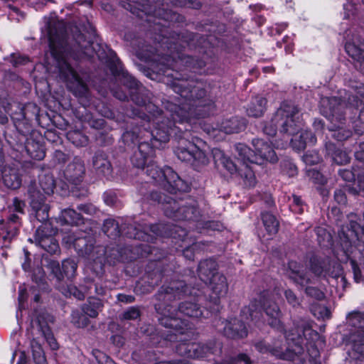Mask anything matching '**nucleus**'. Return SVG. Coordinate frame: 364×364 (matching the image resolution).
Returning <instances> with one entry per match:
<instances>
[{
	"instance_id": "f257e3e1",
	"label": "nucleus",
	"mask_w": 364,
	"mask_h": 364,
	"mask_svg": "<svg viewBox=\"0 0 364 364\" xmlns=\"http://www.w3.org/2000/svg\"><path fill=\"white\" fill-rule=\"evenodd\" d=\"M205 90H207L205 89ZM177 94V92H176ZM207 96L212 100L210 105H204L195 100L187 99L179 95L182 98L189 102L190 104L197 107L203 109V112L193 114L190 105H178L170 102H164V108L168 112V116L162 117L161 121L155 122L157 117L148 115L147 113L139 109H134L135 114L141 117V123H144V132L147 141L140 143L137 151H134L130 158L132 165L136 168H143L147 159L155 155V151L159 149L163 143H166L172 136L174 140L177 138V134H181L184 129V126L199 118H204L215 107V102L206 91Z\"/></svg>"
},
{
	"instance_id": "f03ea898",
	"label": "nucleus",
	"mask_w": 364,
	"mask_h": 364,
	"mask_svg": "<svg viewBox=\"0 0 364 364\" xmlns=\"http://www.w3.org/2000/svg\"><path fill=\"white\" fill-rule=\"evenodd\" d=\"M205 90H207L205 89ZM177 94V92H176ZM207 96L212 100L210 105H204L195 100L187 99L179 95L182 98L189 102L190 104L197 107L203 109V112L193 114L190 105H178L170 102H164V108L168 112V116L162 117L161 121L155 122L157 117L148 115L147 113L139 109H134L135 114L141 117V123H144V132L147 141L140 143L137 151H134L130 158L132 165L136 168H143L147 159L155 155V151L159 149L163 143H166L172 136L174 140L177 138V134H181L184 129V126L199 118H204L215 107V102L206 91Z\"/></svg>"
},
{
	"instance_id": "7ed1b4c3",
	"label": "nucleus",
	"mask_w": 364,
	"mask_h": 364,
	"mask_svg": "<svg viewBox=\"0 0 364 364\" xmlns=\"http://www.w3.org/2000/svg\"><path fill=\"white\" fill-rule=\"evenodd\" d=\"M294 330L286 335L288 347L284 348L283 340L272 338L269 341L261 339L253 346L257 351L275 357L283 360L294 361L296 357L302 354L306 346L307 357L304 358L302 364H318V332L313 329L311 321H304L294 333Z\"/></svg>"
},
{
	"instance_id": "20e7f679",
	"label": "nucleus",
	"mask_w": 364,
	"mask_h": 364,
	"mask_svg": "<svg viewBox=\"0 0 364 364\" xmlns=\"http://www.w3.org/2000/svg\"><path fill=\"white\" fill-rule=\"evenodd\" d=\"M48 46L60 77L66 83L68 90L78 98L85 112L95 111L108 119L114 117V112L107 102L91 96L87 83L68 62L63 38L58 35H50Z\"/></svg>"
},
{
	"instance_id": "39448f33",
	"label": "nucleus",
	"mask_w": 364,
	"mask_h": 364,
	"mask_svg": "<svg viewBox=\"0 0 364 364\" xmlns=\"http://www.w3.org/2000/svg\"><path fill=\"white\" fill-rule=\"evenodd\" d=\"M73 41L68 53L75 60L84 58H92L96 55L104 63L114 79L122 85L129 93L141 83L124 69L123 64L116 52L107 45L95 44L90 38H87L77 26L72 30Z\"/></svg>"
},
{
	"instance_id": "423d86ee",
	"label": "nucleus",
	"mask_w": 364,
	"mask_h": 364,
	"mask_svg": "<svg viewBox=\"0 0 364 364\" xmlns=\"http://www.w3.org/2000/svg\"><path fill=\"white\" fill-rule=\"evenodd\" d=\"M190 287L183 280H176L168 284H163L154 297L156 300L154 309L160 315L158 321L160 325L174 332L167 331L161 333V337L166 341L176 342L178 334L183 335L189 328V321L178 316L176 300H180L191 294Z\"/></svg>"
},
{
	"instance_id": "0eeeda50",
	"label": "nucleus",
	"mask_w": 364,
	"mask_h": 364,
	"mask_svg": "<svg viewBox=\"0 0 364 364\" xmlns=\"http://www.w3.org/2000/svg\"><path fill=\"white\" fill-rule=\"evenodd\" d=\"M193 121L187 123L183 131L177 134L173 151L179 160L190 163L197 170L200 165L208 164L209 160L205 151L201 149L205 142L198 136L197 129L199 127Z\"/></svg>"
},
{
	"instance_id": "6e6552de",
	"label": "nucleus",
	"mask_w": 364,
	"mask_h": 364,
	"mask_svg": "<svg viewBox=\"0 0 364 364\" xmlns=\"http://www.w3.org/2000/svg\"><path fill=\"white\" fill-rule=\"evenodd\" d=\"M299 108L291 101H284L277 109L272 120L263 127V132L271 137L277 130L288 135L294 134L301 129Z\"/></svg>"
},
{
	"instance_id": "1a4fd4ad",
	"label": "nucleus",
	"mask_w": 364,
	"mask_h": 364,
	"mask_svg": "<svg viewBox=\"0 0 364 364\" xmlns=\"http://www.w3.org/2000/svg\"><path fill=\"white\" fill-rule=\"evenodd\" d=\"M263 312L267 316V322L271 328L282 334H287L284 323L282 321V313L275 302L265 301L264 298L252 299L249 305L240 311V316L246 320L257 323L262 316Z\"/></svg>"
},
{
	"instance_id": "9d476101",
	"label": "nucleus",
	"mask_w": 364,
	"mask_h": 364,
	"mask_svg": "<svg viewBox=\"0 0 364 364\" xmlns=\"http://www.w3.org/2000/svg\"><path fill=\"white\" fill-rule=\"evenodd\" d=\"M219 264L213 258L200 260L197 268L199 279L208 284L212 291L210 296V301L215 306L220 303V298L225 296L228 291V284L226 277L219 273Z\"/></svg>"
},
{
	"instance_id": "9b49d317",
	"label": "nucleus",
	"mask_w": 364,
	"mask_h": 364,
	"mask_svg": "<svg viewBox=\"0 0 364 364\" xmlns=\"http://www.w3.org/2000/svg\"><path fill=\"white\" fill-rule=\"evenodd\" d=\"M149 230L154 233V235H151L144 230L137 229L132 225L127 227V231L124 234L129 238L147 242L148 243H154L156 240V236L171 237L172 239L183 242L186 241L188 236L186 229L173 224H150L149 225Z\"/></svg>"
},
{
	"instance_id": "f8f14e48",
	"label": "nucleus",
	"mask_w": 364,
	"mask_h": 364,
	"mask_svg": "<svg viewBox=\"0 0 364 364\" xmlns=\"http://www.w3.org/2000/svg\"><path fill=\"white\" fill-rule=\"evenodd\" d=\"M141 168L146 170L147 176L155 182L159 183L164 188L171 194L188 193L191 191V184L181 178L173 169L168 166L160 168L155 164L149 163Z\"/></svg>"
},
{
	"instance_id": "ddd939ff",
	"label": "nucleus",
	"mask_w": 364,
	"mask_h": 364,
	"mask_svg": "<svg viewBox=\"0 0 364 364\" xmlns=\"http://www.w3.org/2000/svg\"><path fill=\"white\" fill-rule=\"evenodd\" d=\"M157 249L148 243L134 242L130 245H115L105 249V255L114 263H131L139 259L147 258Z\"/></svg>"
},
{
	"instance_id": "4468645a",
	"label": "nucleus",
	"mask_w": 364,
	"mask_h": 364,
	"mask_svg": "<svg viewBox=\"0 0 364 364\" xmlns=\"http://www.w3.org/2000/svg\"><path fill=\"white\" fill-rule=\"evenodd\" d=\"M164 215L173 220L197 222L201 214L198 202L191 198H168L164 205Z\"/></svg>"
},
{
	"instance_id": "2eb2a0df",
	"label": "nucleus",
	"mask_w": 364,
	"mask_h": 364,
	"mask_svg": "<svg viewBox=\"0 0 364 364\" xmlns=\"http://www.w3.org/2000/svg\"><path fill=\"white\" fill-rule=\"evenodd\" d=\"M212 155L217 169L220 171H226L230 176L237 173L243 180L244 185L248 187H254L256 184L255 173L248 164H243L244 168H239L230 156L219 148L212 149Z\"/></svg>"
},
{
	"instance_id": "dca6fc26",
	"label": "nucleus",
	"mask_w": 364,
	"mask_h": 364,
	"mask_svg": "<svg viewBox=\"0 0 364 364\" xmlns=\"http://www.w3.org/2000/svg\"><path fill=\"white\" fill-rule=\"evenodd\" d=\"M105 272L103 264L100 265V271L97 273V278H85L79 287L73 284H68L67 294L69 296H73L78 300H83L85 295L95 294L97 296H107L110 291L107 287L106 282H103L101 275Z\"/></svg>"
},
{
	"instance_id": "f3484780",
	"label": "nucleus",
	"mask_w": 364,
	"mask_h": 364,
	"mask_svg": "<svg viewBox=\"0 0 364 364\" xmlns=\"http://www.w3.org/2000/svg\"><path fill=\"white\" fill-rule=\"evenodd\" d=\"M166 259H150L144 268V274L136 284V288L141 294H149L158 286L165 276H167Z\"/></svg>"
},
{
	"instance_id": "a211bd4d",
	"label": "nucleus",
	"mask_w": 364,
	"mask_h": 364,
	"mask_svg": "<svg viewBox=\"0 0 364 364\" xmlns=\"http://www.w3.org/2000/svg\"><path fill=\"white\" fill-rule=\"evenodd\" d=\"M223 343L217 339H211L206 343L184 342L177 344L176 352L187 358L203 359L210 355H219L222 353Z\"/></svg>"
},
{
	"instance_id": "6ab92c4d",
	"label": "nucleus",
	"mask_w": 364,
	"mask_h": 364,
	"mask_svg": "<svg viewBox=\"0 0 364 364\" xmlns=\"http://www.w3.org/2000/svg\"><path fill=\"white\" fill-rule=\"evenodd\" d=\"M114 96L121 101H128L129 98L139 107L137 109L143 111L141 108L144 107L147 114L153 117H159L164 114L163 110L152 102V93L142 84L139 85L136 90L131 91L129 95L123 92L115 91Z\"/></svg>"
},
{
	"instance_id": "aec40b11",
	"label": "nucleus",
	"mask_w": 364,
	"mask_h": 364,
	"mask_svg": "<svg viewBox=\"0 0 364 364\" xmlns=\"http://www.w3.org/2000/svg\"><path fill=\"white\" fill-rule=\"evenodd\" d=\"M132 112L133 117L127 120L122 127L123 132L121 136V141L124 146L131 149L136 145L138 148L143 141H147L144 132V123H141V117L134 114V109Z\"/></svg>"
},
{
	"instance_id": "412c9836",
	"label": "nucleus",
	"mask_w": 364,
	"mask_h": 364,
	"mask_svg": "<svg viewBox=\"0 0 364 364\" xmlns=\"http://www.w3.org/2000/svg\"><path fill=\"white\" fill-rule=\"evenodd\" d=\"M58 232L51 223L41 225L36 230L33 235V240L28 238L31 243L35 242L36 246L40 247L50 255H58L60 252L58 241L55 239V235Z\"/></svg>"
},
{
	"instance_id": "4be33fe9",
	"label": "nucleus",
	"mask_w": 364,
	"mask_h": 364,
	"mask_svg": "<svg viewBox=\"0 0 364 364\" xmlns=\"http://www.w3.org/2000/svg\"><path fill=\"white\" fill-rule=\"evenodd\" d=\"M31 216L33 221L44 223H51L49 221L50 205L46 203V197L35 187H29L28 191Z\"/></svg>"
},
{
	"instance_id": "5701e85b",
	"label": "nucleus",
	"mask_w": 364,
	"mask_h": 364,
	"mask_svg": "<svg viewBox=\"0 0 364 364\" xmlns=\"http://www.w3.org/2000/svg\"><path fill=\"white\" fill-rule=\"evenodd\" d=\"M63 240L69 247H73L82 257L90 255L96 242L94 235L85 231L68 234L63 237Z\"/></svg>"
},
{
	"instance_id": "b1692460",
	"label": "nucleus",
	"mask_w": 364,
	"mask_h": 364,
	"mask_svg": "<svg viewBox=\"0 0 364 364\" xmlns=\"http://www.w3.org/2000/svg\"><path fill=\"white\" fill-rule=\"evenodd\" d=\"M21 225V218L16 213L9 215L6 219H0V243L2 247H10L19 235Z\"/></svg>"
},
{
	"instance_id": "393cba45",
	"label": "nucleus",
	"mask_w": 364,
	"mask_h": 364,
	"mask_svg": "<svg viewBox=\"0 0 364 364\" xmlns=\"http://www.w3.org/2000/svg\"><path fill=\"white\" fill-rule=\"evenodd\" d=\"M24 148L28 156L34 160L41 161L46 156L44 139L40 132H34L24 139Z\"/></svg>"
},
{
	"instance_id": "a878e982",
	"label": "nucleus",
	"mask_w": 364,
	"mask_h": 364,
	"mask_svg": "<svg viewBox=\"0 0 364 364\" xmlns=\"http://www.w3.org/2000/svg\"><path fill=\"white\" fill-rule=\"evenodd\" d=\"M92 166L95 174L100 179L110 180L113 168L108 155L102 150L97 151L92 157Z\"/></svg>"
},
{
	"instance_id": "bb28decb",
	"label": "nucleus",
	"mask_w": 364,
	"mask_h": 364,
	"mask_svg": "<svg viewBox=\"0 0 364 364\" xmlns=\"http://www.w3.org/2000/svg\"><path fill=\"white\" fill-rule=\"evenodd\" d=\"M252 144L254 147V154L258 160L257 164H262L265 161L270 163H276L278 161V157L274 149L266 141L262 139H253Z\"/></svg>"
},
{
	"instance_id": "cd10ccee",
	"label": "nucleus",
	"mask_w": 364,
	"mask_h": 364,
	"mask_svg": "<svg viewBox=\"0 0 364 364\" xmlns=\"http://www.w3.org/2000/svg\"><path fill=\"white\" fill-rule=\"evenodd\" d=\"M223 333L228 338L240 340L248 336V330L244 321L234 317L226 321Z\"/></svg>"
},
{
	"instance_id": "c85d7f7f",
	"label": "nucleus",
	"mask_w": 364,
	"mask_h": 364,
	"mask_svg": "<svg viewBox=\"0 0 364 364\" xmlns=\"http://www.w3.org/2000/svg\"><path fill=\"white\" fill-rule=\"evenodd\" d=\"M65 178L68 181L74 185L80 184L84 179L85 167L84 161L77 156L68 164L63 171Z\"/></svg>"
},
{
	"instance_id": "c756f323",
	"label": "nucleus",
	"mask_w": 364,
	"mask_h": 364,
	"mask_svg": "<svg viewBox=\"0 0 364 364\" xmlns=\"http://www.w3.org/2000/svg\"><path fill=\"white\" fill-rule=\"evenodd\" d=\"M138 191L144 203L151 205H161L164 212L165 203L168 202V198H173L169 196L162 193L161 191L151 190L150 184L147 182L142 183Z\"/></svg>"
},
{
	"instance_id": "7c9ffc66",
	"label": "nucleus",
	"mask_w": 364,
	"mask_h": 364,
	"mask_svg": "<svg viewBox=\"0 0 364 364\" xmlns=\"http://www.w3.org/2000/svg\"><path fill=\"white\" fill-rule=\"evenodd\" d=\"M77 264L73 259L68 258L63 259L61 265L59 263L52 264V273L58 281L64 279L68 280L75 277Z\"/></svg>"
},
{
	"instance_id": "2f4dec72",
	"label": "nucleus",
	"mask_w": 364,
	"mask_h": 364,
	"mask_svg": "<svg viewBox=\"0 0 364 364\" xmlns=\"http://www.w3.org/2000/svg\"><path fill=\"white\" fill-rule=\"evenodd\" d=\"M1 172L2 183L7 188L17 190L21 186V174L18 168L4 166Z\"/></svg>"
},
{
	"instance_id": "473e14b6",
	"label": "nucleus",
	"mask_w": 364,
	"mask_h": 364,
	"mask_svg": "<svg viewBox=\"0 0 364 364\" xmlns=\"http://www.w3.org/2000/svg\"><path fill=\"white\" fill-rule=\"evenodd\" d=\"M247 121L245 118L239 116H232L223 119L220 123V129L222 132L231 134L240 133L246 129Z\"/></svg>"
},
{
	"instance_id": "72a5a7b5",
	"label": "nucleus",
	"mask_w": 364,
	"mask_h": 364,
	"mask_svg": "<svg viewBox=\"0 0 364 364\" xmlns=\"http://www.w3.org/2000/svg\"><path fill=\"white\" fill-rule=\"evenodd\" d=\"M105 297H97L90 295L87 297V301L81 306V310L84 314L87 315L90 318H95L98 316L99 313L102 311L104 308L103 299Z\"/></svg>"
},
{
	"instance_id": "f704fd0d",
	"label": "nucleus",
	"mask_w": 364,
	"mask_h": 364,
	"mask_svg": "<svg viewBox=\"0 0 364 364\" xmlns=\"http://www.w3.org/2000/svg\"><path fill=\"white\" fill-rule=\"evenodd\" d=\"M176 309L178 313L191 318H207L209 314L207 311V315H204L203 310L198 304L188 301L181 302Z\"/></svg>"
},
{
	"instance_id": "c9c22d12",
	"label": "nucleus",
	"mask_w": 364,
	"mask_h": 364,
	"mask_svg": "<svg viewBox=\"0 0 364 364\" xmlns=\"http://www.w3.org/2000/svg\"><path fill=\"white\" fill-rule=\"evenodd\" d=\"M59 223L61 225H68L71 226H78L84 224L82 215L73 208H65L63 210L59 216Z\"/></svg>"
},
{
	"instance_id": "e433bc0d",
	"label": "nucleus",
	"mask_w": 364,
	"mask_h": 364,
	"mask_svg": "<svg viewBox=\"0 0 364 364\" xmlns=\"http://www.w3.org/2000/svg\"><path fill=\"white\" fill-rule=\"evenodd\" d=\"M289 269V278L296 284L300 286H305L309 282V277L307 273L304 272L299 263L295 261L288 262Z\"/></svg>"
},
{
	"instance_id": "4c0bfd02",
	"label": "nucleus",
	"mask_w": 364,
	"mask_h": 364,
	"mask_svg": "<svg viewBox=\"0 0 364 364\" xmlns=\"http://www.w3.org/2000/svg\"><path fill=\"white\" fill-rule=\"evenodd\" d=\"M267 100L266 98L257 96L248 104L246 109L249 117L258 118L264 115L267 109Z\"/></svg>"
},
{
	"instance_id": "58836bf2",
	"label": "nucleus",
	"mask_w": 364,
	"mask_h": 364,
	"mask_svg": "<svg viewBox=\"0 0 364 364\" xmlns=\"http://www.w3.org/2000/svg\"><path fill=\"white\" fill-rule=\"evenodd\" d=\"M260 216L267 234L272 238L279 231V222L277 217L269 211L262 212Z\"/></svg>"
},
{
	"instance_id": "ea45409f",
	"label": "nucleus",
	"mask_w": 364,
	"mask_h": 364,
	"mask_svg": "<svg viewBox=\"0 0 364 364\" xmlns=\"http://www.w3.org/2000/svg\"><path fill=\"white\" fill-rule=\"evenodd\" d=\"M235 152L237 154V159L243 164L257 163V156L254 151L244 143H237L235 145Z\"/></svg>"
},
{
	"instance_id": "a19ab883",
	"label": "nucleus",
	"mask_w": 364,
	"mask_h": 364,
	"mask_svg": "<svg viewBox=\"0 0 364 364\" xmlns=\"http://www.w3.org/2000/svg\"><path fill=\"white\" fill-rule=\"evenodd\" d=\"M36 323L39 331L42 333L44 338L49 343L53 350L58 348V344L53 336L51 328L47 321L41 316H38L36 318Z\"/></svg>"
},
{
	"instance_id": "79ce46f5",
	"label": "nucleus",
	"mask_w": 364,
	"mask_h": 364,
	"mask_svg": "<svg viewBox=\"0 0 364 364\" xmlns=\"http://www.w3.org/2000/svg\"><path fill=\"white\" fill-rule=\"evenodd\" d=\"M102 231L112 240H116L122 235L118 222L112 218H107L105 220L102 226Z\"/></svg>"
},
{
	"instance_id": "37998d69",
	"label": "nucleus",
	"mask_w": 364,
	"mask_h": 364,
	"mask_svg": "<svg viewBox=\"0 0 364 364\" xmlns=\"http://www.w3.org/2000/svg\"><path fill=\"white\" fill-rule=\"evenodd\" d=\"M25 119L35 122L41 126L40 107L33 102H28L23 105Z\"/></svg>"
},
{
	"instance_id": "c03bdc74",
	"label": "nucleus",
	"mask_w": 364,
	"mask_h": 364,
	"mask_svg": "<svg viewBox=\"0 0 364 364\" xmlns=\"http://www.w3.org/2000/svg\"><path fill=\"white\" fill-rule=\"evenodd\" d=\"M66 137L69 141L77 147H83L88 144L87 136L80 130H70L66 133Z\"/></svg>"
},
{
	"instance_id": "a18cd8bd",
	"label": "nucleus",
	"mask_w": 364,
	"mask_h": 364,
	"mask_svg": "<svg viewBox=\"0 0 364 364\" xmlns=\"http://www.w3.org/2000/svg\"><path fill=\"white\" fill-rule=\"evenodd\" d=\"M328 134H327V136L328 138H333L338 141H342L348 139L352 132L349 129H344L343 127L340 125L336 126L335 124L329 127L328 128Z\"/></svg>"
},
{
	"instance_id": "49530a36",
	"label": "nucleus",
	"mask_w": 364,
	"mask_h": 364,
	"mask_svg": "<svg viewBox=\"0 0 364 364\" xmlns=\"http://www.w3.org/2000/svg\"><path fill=\"white\" fill-rule=\"evenodd\" d=\"M39 185L45 194L50 196L55 188V180L52 174H45L40 177Z\"/></svg>"
},
{
	"instance_id": "de8ad7c7",
	"label": "nucleus",
	"mask_w": 364,
	"mask_h": 364,
	"mask_svg": "<svg viewBox=\"0 0 364 364\" xmlns=\"http://www.w3.org/2000/svg\"><path fill=\"white\" fill-rule=\"evenodd\" d=\"M14 127H16L18 134L21 135L23 140L26 138H28V136H30L31 135V133L34 132H38V130L33 128V122L27 120L26 119H24L22 121H20L19 122H17V124H15Z\"/></svg>"
},
{
	"instance_id": "09e8293b",
	"label": "nucleus",
	"mask_w": 364,
	"mask_h": 364,
	"mask_svg": "<svg viewBox=\"0 0 364 364\" xmlns=\"http://www.w3.org/2000/svg\"><path fill=\"white\" fill-rule=\"evenodd\" d=\"M335 231L328 225L325 228L320 227V239L323 242V247L331 249L334 244L333 237Z\"/></svg>"
},
{
	"instance_id": "8fccbe9b",
	"label": "nucleus",
	"mask_w": 364,
	"mask_h": 364,
	"mask_svg": "<svg viewBox=\"0 0 364 364\" xmlns=\"http://www.w3.org/2000/svg\"><path fill=\"white\" fill-rule=\"evenodd\" d=\"M346 323L352 327L364 328V313L355 311L346 316Z\"/></svg>"
},
{
	"instance_id": "3c124183",
	"label": "nucleus",
	"mask_w": 364,
	"mask_h": 364,
	"mask_svg": "<svg viewBox=\"0 0 364 364\" xmlns=\"http://www.w3.org/2000/svg\"><path fill=\"white\" fill-rule=\"evenodd\" d=\"M90 317L78 310L73 311L71 314V322L77 328H85L90 323Z\"/></svg>"
},
{
	"instance_id": "603ef678",
	"label": "nucleus",
	"mask_w": 364,
	"mask_h": 364,
	"mask_svg": "<svg viewBox=\"0 0 364 364\" xmlns=\"http://www.w3.org/2000/svg\"><path fill=\"white\" fill-rule=\"evenodd\" d=\"M281 171L289 177H294L298 173V168L294 162L290 159H283L280 162Z\"/></svg>"
},
{
	"instance_id": "864d4df0",
	"label": "nucleus",
	"mask_w": 364,
	"mask_h": 364,
	"mask_svg": "<svg viewBox=\"0 0 364 364\" xmlns=\"http://www.w3.org/2000/svg\"><path fill=\"white\" fill-rule=\"evenodd\" d=\"M306 266L309 267L311 273L318 277V255L316 252H309L306 255Z\"/></svg>"
},
{
	"instance_id": "5fc2aeb1",
	"label": "nucleus",
	"mask_w": 364,
	"mask_h": 364,
	"mask_svg": "<svg viewBox=\"0 0 364 364\" xmlns=\"http://www.w3.org/2000/svg\"><path fill=\"white\" fill-rule=\"evenodd\" d=\"M85 113V116H83V114H82V116H78V118L81 121H87L91 127L96 129H102L105 127L106 121L104 119H96L93 117L92 113Z\"/></svg>"
},
{
	"instance_id": "6e6d98bb",
	"label": "nucleus",
	"mask_w": 364,
	"mask_h": 364,
	"mask_svg": "<svg viewBox=\"0 0 364 364\" xmlns=\"http://www.w3.org/2000/svg\"><path fill=\"white\" fill-rule=\"evenodd\" d=\"M338 237L341 245L346 251H348L352 247L353 241L356 239V237L348 232L344 227H343L341 230L338 232Z\"/></svg>"
},
{
	"instance_id": "4d7b16f0",
	"label": "nucleus",
	"mask_w": 364,
	"mask_h": 364,
	"mask_svg": "<svg viewBox=\"0 0 364 364\" xmlns=\"http://www.w3.org/2000/svg\"><path fill=\"white\" fill-rule=\"evenodd\" d=\"M250 363V356L246 353H240L235 357L223 359L221 362L215 364H249Z\"/></svg>"
},
{
	"instance_id": "13d9d810",
	"label": "nucleus",
	"mask_w": 364,
	"mask_h": 364,
	"mask_svg": "<svg viewBox=\"0 0 364 364\" xmlns=\"http://www.w3.org/2000/svg\"><path fill=\"white\" fill-rule=\"evenodd\" d=\"M32 355L36 364H42L46 363V358L42 346L38 343H32Z\"/></svg>"
},
{
	"instance_id": "bf43d9fd",
	"label": "nucleus",
	"mask_w": 364,
	"mask_h": 364,
	"mask_svg": "<svg viewBox=\"0 0 364 364\" xmlns=\"http://www.w3.org/2000/svg\"><path fill=\"white\" fill-rule=\"evenodd\" d=\"M43 136L44 139H46L53 146H58L63 144V139L55 129H48L45 131Z\"/></svg>"
},
{
	"instance_id": "052dcab7",
	"label": "nucleus",
	"mask_w": 364,
	"mask_h": 364,
	"mask_svg": "<svg viewBox=\"0 0 364 364\" xmlns=\"http://www.w3.org/2000/svg\"><path fill=\"white\" fill-rule=\"evenodd\" d=\"M69 159V155L60 150L55 149L52 154L50 163L53 166H63Z\"/></svg>"
},
{
	"instance_id": "680f3d73",
	"label": "nucleus",
	"mask_w": 364,
	"mask_h": 364,
	"mask_svg": "<svg viewBox=\"0 0 364 364\" xmlns=\"http://www.w3.org/2000/svg\"><path fill=\"white\" fill-rule=\"evenodd\" d=\"M300 129L295 133L294 134H291L290 136H293L291 139L290 144L293 149L296 151H301L306 149V142L304 138L301 137V134L298 136L297 134L299 132Z\"/></svg>"
},
{
	"instance_id": "e2e57ef3",
	"label": "nucleus",
	"mask_w": 364,
	"mask_h": 364,
	"mask_svg": "<svg viewBox=\"0 0 364 364\" xmlns=\"http://www.w3.org/2000/svg\"><path fill=\"white\" fill-rule=\"evenodd\" d=\"M276 45L279 48H282L284 46L286 54L292 53L294 49L293 39L287 35L284 36L282 41H278Z\"/></svg>"
},
{
	"instance_id": "0e129e2a",
	"label": "nucleus",
	"mask_w": 364,
	"mask_h": 364,
	"mask_svg": "<svg viewBox=\"0 0 364 364\" xmlns=\"http://www.w3.org/2000/svg\"><path fill=\"white\" fill-rule=\"evenodd\" d=\"M92 354L98 364H116L109 355L98 349H93Z\"/></svg>"
},
{
	"instance_id": "69168bd1",
	"label": "nucleus",
	"mask_w": 364,
	"mask_h": 364,
	"mask_svg": "<svg viewBox=\"0 0 364 364\" xmlns=\"http://www.w3.org/2000/svg\"><path fill=\"white\" fill-rule=\"evenodd\" d=\"M10 63L14 68L20 65H25L30 62L29 57L19 53H11L10 55Z\"/></svg>"
},
{
	"instance_id": "338daca9",
	"label": "nucleus",
	"mask_w": 364,
	"mask_h": 364,
	"mask_svg": "<svg viewBox=\"0 0 364 364\" xmlns=\"http://www.w3.org/2000/svg\"><path fill=\"white\" fill-rule=\"evenodd\" d=\"M202 228L207 230L223 232L225 227L219 220H206L203 222Z\"/></svg>"
},
{
	"instance_id": "774afa93",
	"label": "nucleus",
	"mask_w": 364,
	"mask_h": 364,
	"mask_svg": "<svg viewBox=\"0 0 364 364\" xmlns=\"http://www.w3.org/2000/svg\"><path fill=\"white\" fill-rule=\"evenodd\" d=\"M103 200L107 205L114 207L117 203L118 197L115 190L109 189L102 195Z\"/></svg>"
}]
</instances>
